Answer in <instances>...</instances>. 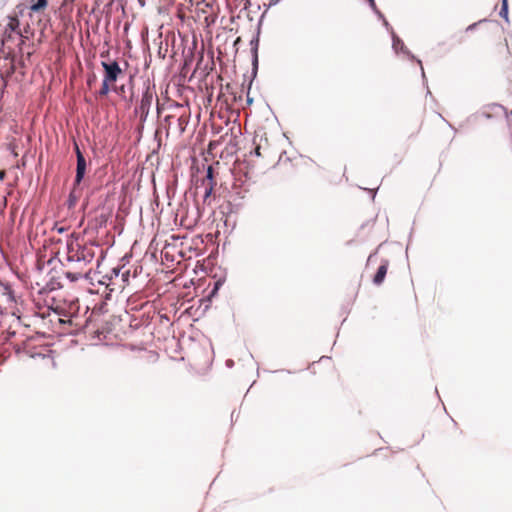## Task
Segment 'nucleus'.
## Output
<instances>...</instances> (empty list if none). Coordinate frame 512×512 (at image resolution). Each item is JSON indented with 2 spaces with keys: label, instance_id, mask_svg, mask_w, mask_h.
I'll list each match as a JSON object with an SVG mask.
<instances>
[{
  "label": "nucleus",
  "instance_id": "obj_28",
  "mask_svg": "<svg viewBox=\"0 0 512 512\" xmlns=\"http://www.w3.org/2000/svg\"><path fill=\"white\" fill-rule=\"evenodd\" d=\"M5 176V172L0 170V180H2Z\"/></svg>",
  "mask_w": 512,
  "mask_h": 512
},
{
  "label": "nucleus",
  "instance_id": "obj_6",
  "mask_svg": "<svg viewBox=\"0 0 512 512\" xmlns=\"http://www.w3.org/2000/svg\"><path fill=\"white\" fill-rule=\"evenodd\" d=\"M101 65L104 70V78L106 82L115 83L118 77L122 74V69L116 60L106 62L102 61Z\"/></svg>",
  "mask_w": 512,
  "mask_h": 512
},
{
  "label": "nucleus",
  "instance_id": "obj_12",
  "mask_svg": "<svg viewBox=\"0 0 512 512\" xmlns=\"http://www.w3.org/2000/svg\"><path fill=\"white\" fill-rule=\"evenodd\" d=\"M508 12H509L508 0H502L499 16L501 18L505 19L506 22H509Z\"/></svg>",
  "mask_w": 512,
  "mask_h": 512
},
{
  "label": "nucleus",
  "instance_id": "obj_20",
  "mask_svg": "<svg viewBox=\"0 0 512 512\" xmlns=\"http://www.w3.org/2000/svg\"><path fill=\"white\" fill-rule=\"evenodd\" d=\"M124 267H114L112 270H111V278L114 276V277H119L120 276V273L122 271Z\"/></svg>",
  "mask_w": 512,
  "mask_h": 512
},
{
  "label": "nucleus",
  "instance_id": "obj_14",
  "mask_svg": "<svg viewBox=\"0 0 512 512\" xmlns=\"http://www.w3.org/2000/svg\"><path fill=\"white\" fill-rule=\"evenodd\" d=\"M205 181H208V184H213V185L216 184L214 181V169L211 165H209L206 169V177H205L203 183Z\"/></svg>",
  "mask_w": 512,
  "mask_h": 512
},
{
  "label": "nucleus",
  "instance_id": "obj_13",
  "mask_svg": "<svg viewBox=\"0 0 512 512\" xmlns=\"http://www.w3.org/2000/svg\"><path fill=\"white\" fill-rule=\"evenodd\" d=\"M77 187L78 186H74L73 185V189H72V191L70 192V194L68 196V200H67L68 208L74 207L76 205L77 201H78V196L76 195Z\"/></svg>",
  "mask_w": 512,
  "mask_h": 512
},
{
  "label": "nucleus",
  "instance_id": "obj_4",
  "mask_svg": "<svg viewBox=\"0 0 512 512\" xmlns=\"http://www.w3.org/2000/svg\"><path fill=\"white\" fill-rule=\"evenodd\" d=\"M391 38H392V49L396 54L402 53L404 54L409 60H415L419 64L421 68V74L423 80L426 79L424 68L422 66L421 60L417 59L414 54L411 53V51L408 50V48L405 46L403 40L394 32V30H391Z\"/></svg>",
  "mask_w": 512,
  "mask_h": 512
},
{
  "label": "nucleus",
  "instance_id": "obj_33",
  "mask_svg": "<svg viewBox=\"0 0 512 512\" xmlns=\"http://www.w3.org/2000/svg\"><path fill=\"white\" fill-rule=\"evenodd\" d=\"M15 334L16 333L14 331L13 332H9V337L8 338L15 336Z\"/></svg>",
  "mask_w": 512,
  "mask_h": 512
},
{
  "label": "nucleus",
  "instance_id": "obj_1",
  "mask_svg": "<svg viewBox=\"0 0 512 512\" xmlns=\"http://www.w3.org/2000/svg\"><path fill=\"white\" fill-rule=\"evenodd\" d=\"M11 32L7 34L5 32L4 40H3V56H0V76L3 80H7L12 74L15 72L17 64L23 66L24 63L22 61H16V55L9 45V42L17 41L15 46L19 48V51H22V46L25 45L26 41L22 34L16 31V27L19 25L18 21L12 20L9 24Z\"/></svg>",
  "mask_w": 512,
  "mask_h": 512
},
{
  "label": "nucleus",
  "instance_id": "obj_31",
  "mask_svg": "<svg viewBox=\"0 0 512 512\" xmlns=\"http://www.w3.org/2000/svg\"><path fill=\"white\" fill-rule=\"evenodd\" d=\"M375 254H370L369 257H368V262H370L372 260V258L374 257Z\"/></svg>",
  "mask_w": 512,
  "mask_h": 512
},
{
  "label": "nucleus",
  "instance_id": "obj_24",
  "mask_svg": "<svg viewBox=\"0 0 512 512\" xmlns=\"http://www.w3.org/2000/svg\"><path fill=\"white\" fill-rule=\"evenodd\" d=\"M221 285L220 282H216L215 285H214V288L212 290V294L215 293L218 289H219V286Z\"/></svg>",
  "mask_w": 512,
  "mask_h": 512
},
{
  "label": "nucleus",
  "instance_id": "obj_22",
  "mask_svg": "<svg viewBox=\"0 0 512 512\" xmlns=\"http://www.w3.org/2000/svg\"><path fill=\"white\" fill-rule=\"evenodd\" d=\"M248 192V189H243V190H240L238 192H236V194L238 195V197L240 199H244L245 198V194Z\"/></svg>",
  "mask_w": 512,
  "mask_h": 512
},
{
  "label": "nucleus",
  "instance_id": "obj_26",
  "mask_svg": "<svg viewBox=\"0 0 512 512\" xmlns=\"http://www.w3.org/2000/svg\"><path fill=\"white\" fill-rule=\"evenodd\" d=\"M280 1H281V0H270V2H269V7H271V6H274V5L278 4Z\"/></svg>",
  "mask_w": 512,
  "mask_h": 512
},
{
  "label": "nucleus",
  "instance_id": "obj_3",
  "mask_svg": "<svg viewBox=\"0 0 512 512\" xmlns=\"http://www.w3.org/2000/svg\"><path fill=\"white\" fill-rule=\"evenodd\" d=\"M154 92L153 90L147 86L140 100L139 105L135 108V113L139 114L140 122L143 124L149 115V111L153 102Z\"/></svg>",
  "mask_w": 512,
  "mask_h": 512
},
{
  "label": "nucleus",
  "instance_id": "obj_29",
  "mask_svg": "<svg viewBox=\"0 0 512 512\" xmlns=\"http://www.w3.org/2000/svg\"><path fill=\"white\" fill-rule=\"evenodd\" d=\"M57 231H58V233H63L65 231V228L64 227L58 228Z\"/></svg>",
  "mask_w": 512,
  "mask_h": 512
},
{
  "label": "nucleus",
  "instance_id": "obj_5",
  "mask_svg": "<svg viewBox=\"0 0 512 512\" xmlns=\"http://www.w3.org/2000/svg\"><path fill=\"white\" fill-rule=\"evenodd\" d=\"M75 154H76V174L74 178V186H79L83 181L86 170H87V161L81 152L77 143H75Z\"/></svg>",
  "mask_w": 512,
  "mask_h": 512
},
{
  "label": "nucleus",
  "instance_id": "obj_21",
  "mask_svg": "<svg viewBox=\"0 0 512 512\" xmlns=\"http://www.w3.org/2000/svg\"><path fill=\"white\" fill-rule=\"evenodd\" d=\"M379 19L383 21L384 27L391 33V30H393V29L390 26L389 22L385 19V17L383 16V18H379Z\"/></svg>",
  "mask_w": 512,
  "mask_h": 512
},
{
  "label": "nucleus",
  "instance_id": "obj_9",
  "mask_svg": "<svg viewBox=\"0 0 512 512\" xmlns=\"http://www.w3.org/2000/svg\"><path fill=\"white\" fill-rule=\"evenodd\" d=\"M389 266V261L386 259H383L381 262V265L378 267L374 277H373V283L377 286L381 285L386 277L387 270Z\"/></svg>",
  "mask_w": 512,
  "mask_h": 512
},
{
  "label": "nucleus",
  "instance_id": "obj_11",
  "mask_svg": "<svg viewBox=\"0 0 512 512\" xmlns=\"http://www.w3.org/2000/svg\"><path fill=\"white\" fill-rule=\"evenodd\" d=\"M64 275L72 283L77 282L79 279L83 277V274L79 269H75V271H67L65 272Z\"/></svg>",
  "mask_w": 512,
  "mask_h": 512
},
{
  "label": "nucleus",
  "instance_id": "obj_36",
  "mask_svg": "<svg viewBox=\"0 0 512 512\" xmlns=\"http://www.w3.org/2000/svg\"><path fill=\"white\" fill-rule=\"evenodd\" d=\"M510 116H512V111L510 113H508V117L507 118H509Z\"/></svg>",
  "mask_w": 512,
  "mask_h": 512
},
{
  "label": "nucleus",
  "instance_id": "obj_30",
  "mask_svg": "<svg viewBox=\"0 0 512 512\" xmlns=\"http://www.w3.org/2000/svg\"><path fill=\"white\" fill-rule=\"evenodd\" d=\"M252 102H253V99H252V98H250L249 96H247V103H248V104H251Z\"/></svg>",
  "mask_w": 512,
  "mask_h": 512
},
{
  "label": "nucleus",
  "instance_id": "obj_10",
  "mask_svg": "<svg viewBox=\"0 0 512 512\" xmlns=\"http://www.w3.org/2000/svg\"><path fill=\"white\" fill-rule=\"evenodd\" d=\"M48 5V0H31L30 10L32 12H39L45 9Z\"/></svg>",
  "mask_w": 512,
  "mask_h": 512
},
{
  "label": "nucleus",
  "instance_id": "obj_17",
  "mask_svg": "<svg viewBox=\"0 0 512 512\" xmlns=\"http://www.w3.org/2000/svg\"><path fill=\"white\" fill-rule=\"evenodd\" d=\"M214 186L213 184H208L206 187H205V191H204V195H203V199L204 201L209 198L213 192V189H214Z\"/></svg>",
  "mask_w": 512,
  "mask_h": 512
},
{
  "label": "nucleus",
  "instance_id": "obj_19",
  "mask_svg": "<svg viewBox=\"0 0 512 512\" xmlns=\"http://www.w3.org/2000/svg\"><path fill=\"white\" fill-rule=\"evenodd\" d=\"M112 91L116 92L118 95H124L125 93V85L115 86L112 88Z\"/></svg>",
  "mask_w": 512,
  "mask_h": 512
},
{
  "label": "nucleus",
  "instance_id": "obj_2",
  "mask_svg": "<svg viewBox=\"0 0 512 512\" xmlns=\"http://www.w3.org/2000/svg\"><path fill=\"white\" fill-rule=\"evenodd\" d=\"M95 257L93 248L83 246L76 241L67 242V254L65 260L70 263L73 269L82 270L87 264L91 263Z\"/></svg>",
  "mask_w": 512,
  "mask_h": 512
},
{
  "label": "nucleus",
  "instance_id": "obj_16",
  "mask_svg": "<svg viewBox=\"0 0 512 512\" xmlns=\"http://www.w3.org/2000/svg\"><path fill=\"white\" fill-rule=\"evenodd\" d=\"M371 10L378 18H383V13L377 8L375 0H366Z\"/></svg>",
  "mask_w": 512,
  "mask_h": 512
},
{
  "label": "nucleus",
  "instance_id": "obj_18",
  "mask_svg": "<svg viewBox=\"0 0 512 512\" xmlns=\"http://www.w3.org/2000/svg\"><path fill=\"white\" fill-rule=\"evenodd\" d=\"M120 276H121V279L123 281V283H127L129 281V277H130V270L126 269V270H123L121 271L120 273Z\"/></svg>",
  "mask_w": 512,
  "mask_h": 512
},
{
  "label": "nucleus",
  "instance_id": "obj_34",
  "mask_svg": "<svg viewBox=\"0 0 512 512\" xmlns=\"http://www.w3.org/2000/svg\"><path fill=\"white\" fill-rule=\"evenodd\" d=\"M14 348H15V350H16V352H17V353L20 351V347H19V345H15V347H14Z\"/></svg>",
  "mask_w": 512,
  "mask_h": 512
},
{
  "label": "nucleus",
  "instance_id": "obj_15",
  "mask_svg": "<svg viewBox=\"0 0 512 512\" xmlns=\"http://www.w3.org/2000/svg\"><path fill=\"white\" fill-rule=\"evenodd\" d=\"M110 84H112V83L111 82H106L105 80L102 81V85H101V88L99 90V95L100 96L108 95V93L112 90V88H110Z\"/></svg>",
  "mask_w": 512,
  "mask_h": 512
},
{
  "label": "nucleus",
  "instance_id": "obj_25",
  "mask_svg": "<svg viewBox=\"0 0 512 512\" xmlns=\"http://www.w3.org/2000/svg\"><path fill=\"white\" fill-rule=\"evenodd\" d=\"M30 357H32V358H35V357H41V358H44V357H45V355H44V354H42V353H36V354H31V355H30Z\"/></svg>",
  "mask_w": 512,
  "mask_h": 512
},
{
  "label": "nucleus",
  "instance_id": "obj_7",
  "mask_svg": "<svg viewBox=\"0 0 512 512\" xmlns=\"http://www.w3.org/2000/svg\"><path fill=\"white\" fill-rule=\"evenodd\" d=\"M263 18V16L261 17ZM262 19L258 22V28L256 35L250 41L251 55H252V78H255L258 71V48H259V37L261 30Z\"/></svg>",
  "mask_w": 512,
  "mask_h": 512
},
{
  "label": "nucleus",
  "instance_id": "obj_8",
  "mask_svg": "<svg viewBox=\"0 0 512 512\" xmlns=\"http://www.w3.org/2000/svg\"><path fill=\"white\" fill-rule=\"evenodd\" d=\"M482 115L486 119H491L493 117H500L502 115L508 117V112L504 106L498 103H491L483 107Z\"/></svg>",
  "mask_w": 512,
  "mask_h": 512
},
{
  "label": "nucleus",
  "instance_id": "obj_23",
  "mask_svg": "<svg viewBox=\"0 0 512 512\" xmlns=\"http://www.w3.org/2000/svg\"><path fill=\"white\" fill-rule=\"evenodd\" d=\"M226 366L228 368H232L234 366V361L232 359L226 360Z\"/></svg>",
  "mask_w": 512,
  "mask_h": 512
},
{
  "label": "nucleus",
  "instance_id": "obj_27",
  "mask_svg": "<svg viewBox=\"0 0 512 512\" xmlns=\"http://www.w3.org/2000/svg\"><path fill=\"white\" fill-rule=\"evenodd\" d=\"M476 25H477V23H473V24L469 25V26L467 27V29H466V30H467V31L474 30V28L476 27Z\"/></svg>",
  "mask_w": 512,
  "mask_h": 512
},
{
  "label": "nucleus",
  "instance_id": "obj_32",
  "mask_svg": "<svg viewBox=\"0 0 512 512\" xmlns=\"http://www.w3.org/2000/svg\"><path fill=\"white\" fill-rule=\"evenodd\" d=\"M275 372H284V370H276ZM285 372H287V373H289V374L291 373V371H290V370H285Z\"/></svg>",
  "mask_w": 512,
  "mask_h": 512
},
{
  "label": "nucleus",
  "instance_id": "obj_35",
  "mask_svg": "<svg viewBox=\"0 0 512 512\" xmlns=\"http://www.w3.org/2000/svg\"><path fill=\"white\" fill-rule=\"evenodd\" d=\"M448 125H449V127H450V128H452L454 131H456V130H455V128L452 126V124L448 123Z\"/></svg>",
  "mask_w": 512,
  "mask_h": 512
}]
</instances>
